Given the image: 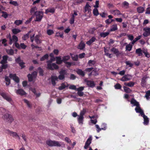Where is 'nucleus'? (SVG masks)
<instances>
[{"mask_svg":"<svg viewBox=\"0 0 150 150\" xmlns=\"http://www.w3.org/2000/svg\"><path fill=\"white\" fill-rule=\"evenodd\" d=\"M7 133L10 134V135L12 136L13 137H16L17 136H18L17 134L15 132L11 131L9 130H7Z\"/></svg>","mask_w":150,"mask_h":150,"instance_id":"nucleus-21","label":"nucleus"},{"mask_svg":"<svg viewBox=\"0 0 150 150\" xmlns=\"http://www.w3.org/2000/svg\"><path fill=\"white\" fill-rule=\"evenodd\" d=\"M61 142L51 140H47L46 142V144L50 146H55L60 147L61 146Z\"/></svg>","mask_w":150,"mask_h":150,"instance_id":"nucleus-1","label":"nucleus"},{"mask_svg":"<svg viewBox=\"0 0 150 150\" xmlns=\"http://www.w3.org/2000/svg\"><path fill=\"white\" fill-rule=\"evenodd\" d=\"M136 53L138 54L139 56H141L142 55V51L141 48H138L136 50Z\"/></svg>","mask_w":150,"mask_h":150,"instance_id":"nucleus-34","label":"nucleus"},{"mask_svg":"<svg viewBox=\"0 0 150 150\" xmlns=\"http://www.w3.org/2000/svg\"><path fill=\"white\" fill-rule=\"evenodd\" d=\"M47 34L49 35H50L54 33L53 31L52 30L49 29L47 30Z\"/></svg>","mask_w":150,"mask_h":150,"instance_id":"nucleus-54","label":"nucleus"},{"mask_svg":"<svg viewBox=\"0 0 150 150\" xmlns=\"http://www.w3.org/2000/svg\"><path fill=\"white\" fill-rule=\"evenodd\" d=\"M117 29V24H114L111 27L110 31H114Z\"/></svg>","mask_w":150,"mask_h":150,"instance_id":"nucleus-36","label":"nucleus"},{"mask_svg":"<svg viewBox=\"0 0 150 150\" xmlns=\"http://www.w3.org/2000/svg\"><path fill=\"white\" fill-rule=\"evenodd\" d=\"M135 110L137 113H140L141 116L144 114V111L141 108L140 105L136 107L135 108Z\"/></svg>","mask_w":150,"mask_h":150,"instance_id":"nucleus-12","label":"nucleus"},{"mask_svg":"<svg viewBox=\"0 0 150 150\" xmlns=\"http://www.w3.org/2000/svg\"><path fill=\"white\" fill-rule=\"evenodd\" d=\"M96 40V39L95 37H93L90 39L89 41L86 42V44L88 45H90L92 43L94 42Z\"/></svg>","mask_w":150,"mask_h":150,"instance_id":"nucleus-20","label":"nucleus"},{"mask_svg":"<svg viewBox=\"0 0 150 150\" xmlns=\"http://www.w3.org/2000/svg\"><path fill=\"white\" fill-rule=\"evenodd\" d=\"M91 6L89 5L88 3H87L84 8V12H86L88 11V13L90 12L91 10V9L89 8Z\"/></svg>","mask_w":150,"mask_h":150,"instance_id":"nucleus-28","label":"nucleus"},{"mask_svg":"<svg viewBox=\"0 0 150 150\" xmlns=\"http://www.w3.org/2000/svg\"><path fill=\"white\" fill-rule=\"evenodd\" d=\"M132 45L130 44H129L126 46V50L129 51L132 50Z\"/></svg>","mask_w":150,"mask_h":150,"instance_id":"nucleus-46","label":"nucleus"},{"mask_svg":"<svg viewBox=\"0 0 150 150\" xmlns=\"http://www.w3.org/2000/svg\"><path fill=\"white\" fill-rule=\"evenodd\" d=\"M64 140L67 143H69V144H71V141L68 137H66L65 138Z\"/></svg>","mask_w":150,"mask_h":150,"instance_id":"nucleus-63","label":"nucleus"},{"mask_svg":"<svg viewBox=\"0 0 150 150\" xmlns=\"http://www.w3.org/2000/svg\"><path fill=\"white\" fill-rule=\"evenodd\" d=\"M69 88L70 89H71L74 90H77V89L76 88V86L75 85H70L69 86Z\"/></svg>","mask_w":150,"mask_h":150,"instance_id":"nucleus-62","label":"nucleus"},{"mask_svg":"<svg viewBox=\"0 0 150 150\" xmlns=\"http://www.w3.org/2000/svg\"><path fill=\"white\" fill-rule=\"evenodd\" d=\"M84 87L81 86L77 88V94L80 97L83 96L84 93L82 91L84 90Z\"/></svg>","mask_w":150,"mask_h":150,"instance_id":"nucleus-8","label":"nucleus"},{"mask_svg":"<svg viewBox=\"0 0 150 150\" xmlns=\"http://www.w3.org/2000/svg\"><path fill=\"white\" fill-rule=\"evenodd\" d=\"M112 13L115 15H120L121 14L120 11L118 10H113L112 12Z\"/></svg>","mask_w":150,"mask_h":150,"instance_id":"nucleus-45","label":"nucleus"},{"mask_svg":"<svg viewBox=\"0 0 150 150\" xmlns=\"http://www.w3.org/2000/svg\"><path fill=\"white\" fill-rule=\"evenodd\" d=\"M115 88L116 89H119L121 88V86L119 83H116L114 86Z\"/></svg>","mask_w":150,"mask_h":150,"instance_id":"nucleus-55","label":"nucleus"},{"mask_svg":"<svg viewBox=\"0 0 150 150\" xmlns=\"http://www.w3.org/2000/svg\"><path fill=\"white\" fill-rule=\"evenodd\" d=\"M16 93L17 95H19L21 96L26 95V94L25 92L23 89H20L16 90Z\"/></svg>","mask_w":150,"mask_h":150,"instance_id":"nucleus-11","label":"nucleus"},{"mask_svg":"<svg viewBox=\"0 0 150 150\" xmlns=\"http://www.w3.org/2000/svg\"><path fill=\"white\" fill-rule=\"evenodd\" d=\"M52 62V61H51V60L47 61V63H48L47 64V68L52 70H53L54 69H58L59 68L58 66L54 63H53L52 64H50V63Z\"/></svg>","mask_w":150,"mask_h":150,"instance_id":"nucleus-2","label":"nucleus"},{"mask_svg":"<svg viewBox=\"0 0 150 150\" xmlns=\"http://www.w3.org/2000/svg\"><path fill=\"white\" fill-rule=\"evenodd\" d=\"M92 140V136H90L85 143V145L84 146V148L85 149H87L88 148L90 144L91 143Z\"/></svg>","mask_w":150,"mask_h":150,"instance_id":"nucleus-6","label":"nucleus"},{"mask_svg":"<svg viewBox=\"0 0 150 150\" xmlns=\"http://www.w3.org/2000/svg\"><path fill=\"white\" fill-rule=\"evenodd\" d=\"M29 81L31 82L33 81L34 77L30 74H28L27 75Z\"/></svg>","mask_w":150,"mask_h":150,"instance_id":"nucleus-49","label":"nucleus"},{"mask_svg":"<svg viewBox=\"0 0 150 150\" xmlns=\"http://www.w3.org/2000/svg\"><path fill=\"white\" fill-rule=\"evenodd\" d=\"M51 81L52 85L54 86L56 84V81H58V77L56 76H51Z\"/></svg>","mask_w":150,"mask_h":150,"instance_id":"nucleus-10","label":"nucleus"},{"mask_svg":"<svg viewBox=\"0 0 150 150\" xmlns=\"http://www.w3.org/2000/svg\"><path fill=\"white\" fill-rule=\"evenodd\" d=\"M59 75L58 76L59 79L60 80H63L64 79L66 76H67L68 73L67 71L65 69H62L59 72Z\"/></svg>","mask_w":150,"mask_h":150,"instance_id":"nucleus-4","label":"nucleus"},{"mask_svg":"<svg viewBox=\"0 0 150 150\" xmlns=\"http://www.w3.org/2000/svg\"><path fill=\"white\" fill-rule=\"evenodd\" d=\"M49 57V56L48 54H46L43 56L40 59V61H44L45 59H48Z\"/></svg>","mask_w":150,"mask_h":150,"instance_id":"nucleus-37","label":"nucleus"},{"mask_svg":"<svg viewBox=\"0 0 150 150\" xmlns=\"http://www.w3.org/2000/svg\"><path fill=\"white\" fill-rule=\"evenodd\" d=\"M5 81L6 82V86L9 85L10 84V79L8 76H5Z\"/></svg>","mask_w":150,"mask_h":150,"instance_id":"nucleus-38","label":"nucleus"},{"mask_svg":"<svg viewBox=\"0 0 150 150\" xmlns=\"http://www.w3.org/2000/svg\"><path fill=\"white\" fill-rule=\"evenodd\" d=\"M70 58V57L69 55L64 56L62 57L63 62L65 63L67 62V61L69 60Z\"/></svg>","mask_w":150,"mask_h":150,"instance_id":"nucleus-42","label":"nucleus"},{"mask_svg":"<svg viewBox=\"0 0 150 150\" xmlns=\"http://www.w3.org/2000/svg\"><path fill=\"white\" fill-rule=\"evenodd\" d=\"M137 11L139 13H143L144 11V8L141 6H139L137 8Z\"/></svg>","mask_w":150,"mask_h":150,"instance_id":"nucleus-29","label":"nucleus"},{"mask_svg":"<svg viewBox=\"0 0 150 150\" xmlns=\"http://www.w3.org/2000/svg\"><path fill=\"white\" fill-rule=\"evenodd\" d=\"M146 77L145 76H144L143 77L142 79L141 84L142 86L144 87L146 86Z\"/></svg>","mask_w":150,"mask_h":150,"instance_id":"nucleus-23","label":"nucleus"},{"mask_svg":"<svg viewBox=\"0 0 150 150\" xmlns=\"http://www.w3.org/2000/svg\"><path fill=\"white\" fill-rule=\"evenodd\" d=\"M78 116L79 117L78 118V121L79 123V124H83L84 117L80 116L79 115Z\"/></svg>","mask_w":150,"mask_h":150,"instance_id":"nucleus-39","label":"nucleus"},{"mask_svg":"<svg viewBox=\"0 0 150 150\" xmlns=\"http://www.w3.org/2000/svg\"><path fill=\"white\" fill-rule=\"evenodd\" d=\"M8 57L7 55H4L2 57V59L0 62L1 64H6L8 62L7 60Z\"/></svg>","mask_w":150,"mask_h":150,"instance_id":"nucleus-13","label":"nucleus"},{"mask_svg":"<svg viewBox=\"0 0 150 150\" xmlns=\"http://www.w3.org/2000/svg\"><path fill=\"white\" fill-rule=\"evenodd\" d=\"M86 112V110L85 109H83L81 111L80 114V115L79 116L83 117V115H84Z\"/></svg>","mask_w":150,"mask_h":150,"instance_id":"nucleus-56","label":"nucleus"},{"mask_svg":"<svg viewBox=\"0 0 150 150\" xmlns=\"http://www.w3.org/2000/svg\"><path fill=\"white\" fill-rule=\"evenodd\" d=\"M123 88L124 91L126 93H130L132 91L129 88L125 86H124L123 87Z\"/></svg>","mask_w":150,"mask_h":150,"instance_id":"nucleus-44","label":"nucleus"},{"mask_svg":"<svg viewBox=\"0 0 150 150\" xmlns=\"http://www.w3.org/2000/svg\"><path fill=\"white\" fill-rule=\"evenodd\" d=\"M150 96V90H148L146 92V94L145 97L148 99L149 98V97Z\"/></svg>","mask_w":150,"mask_h":150,"instance_id":"nucleus-53","label":"nucleus"},{"mask_svg":"<svg viewBox=\"0 0 150 150\" xmlns=\"http://www.w3.org/2000/svg\"><path fill=\"white\" fill-rule=\"evenodd\" d=\"M110 51L113 52L114 54H116V56H118L121 53L119 52V50L115 48V47H113L110 49Z\"/></svg>","mask_w":150,"mask_h":150,"instance_id":"nucleus-15","label":"nucleus"},{"mask_svg":"<svg viewBox=\"0 0 150 150\" xmlns=\"http://www.w3.org/2000/svg\"><path fill=\"white\" fill-rule=\"evenodd\" d=\"M130 76L129 74L125 75L120 80L123 81H129L131 79L129 78Z\"/></svg>","mask_w":150,"mask_h":150,"instance_id":"nucleus-16","label":"nucleus"},{"mask_svg":"<svg viewBox=\"0 0 150 150\" xmlns=\"http://www.w3.org/2000/svg\"><path fill=\"white\" fill-rule=\"evenodd\" d=\"M7 52L8 54L10 55H13L14 52L13 50L12 49L8 50Z\"/></svg>","mask_w":150,"mask_h":150,"instance_id":"nucleus-57","label":"nucleus"},{"mask_svg":"<svg viewBox=\"0 0 150 150\" xmlns=\"http://www.w3.org/2000/svg\"><path fill=\"white\" fill-rule=\"evenodd\" d=\"M40 35H36L34 37V40L37 44H40L41 43V41L40 40Z\"/></svg>","mask_w":150,"mask_h":150,"instance_id":"nucleus-19","label":"nucleus"},{"mask_svg":"<svg viewBox=\"0 0 150 150\" xmlns=\"http://www.w3.org/2000/svg\"><path fill=\"white\" fill-rule=\"evenodd\" d=\"M141 116L144 119V125H147L148 124L149 121V118L144 114Z\"/></svg>","mask_w":150,"mask_h":150,"instance_id":"nucleus-17","label":"nucleus"},{"mask_svg":"<svg viewBox=\"0 0 150 150\" xmlns=\"http://www.w3.org/2000/svg\"><path fill=\"white\" fill-rule=\"evenodd\" d=\"M9 3L10 4L13 5L15 6H16L18 5V4L16 1H11L9 2Z\"/></svg>","mask_w":150,"mask_h":150,"instance_id":"nucleus-58","label":"nucleus"},{"mask_svg":"<svg viewBox=\"0 0 150 150\" xmlns=\"http://www.w3.org/2000/svg\"><path fill=\"white\" fill-rule=\"evenodd\" d=\"M125 85L129 87H132L134 85V83L132 81H130L129 83H124Z\"/></svg>","mask_w":150,"mask_h":150,"instance_id":"nucleus-41","label":"nucleus"},{"mask_svg":"<svg viewBox=\"0 0 150 150\" xmlns=\"http://www.w3.org/2000/svg\"><path fill=\"white\" fill-rule=\"evenodd\" d=\"M56 58L57 64H60L63 62L62 59H61V58L60 57H56Z\"/></svg>","mask_w":150,"mask_h":150,"instance_id":"nucleus-32","label":"nucleus"},{"mask_svg":"<svg viewBox=\"0 0 150 150\" xmlns=\"http://www.w3.org/2000/svg\"><path fill=\"white\" fill-rule=\"evenodd\" d=\"M2 13L1 15L2 17L5 18H6L8 17V15L6 12L3 11L2 12Z\"/></svg>","mask_w":150,"mask_h":150,"instance_id":"nucleus-50","label":"nucleus"},{"mask_svg":"<svg viewBox=\"0 0 150 150\" xmlns=\"http://www.w3.org/2000/svg\"><path fill=\"white\" fill-rule=\"evenodd\" d=\"M109 34V32H102L100 33V36L101 37L105 38Z\"/></svg>","mask_w":150,"mask_h":150,"instance_id":"nucleus-40","label":"nucleus"},{"mask_svg":"<svg viewBox=\"0 0 150 150\" xmlns=\"http://www.w3.org/2000/svg\"><path fill=\"white\" fill-rule=\"evenodd\" d=\"M22 23V21L21 20H16L14 22V23L17 25H19L21 24Z\"/></svg>","mask_w":150,"mask_h":150,"instance_id":"nucleus-52","label":"nucleus"},{"mask_svg":"<svg viewBox=\"0 0 150 150\" xmlns=\"http://www.w3.org/2000/svg\"><path fill=\"white\" fill-rule=\"evenodd\" d=\"M9 77L11 78H12L13 80L17 83H18L20 81L19 78L16 76V74H10L9 75Z\"/></svg>","mask_w":150,"mask_h":150,"instance_id":"nucleus-9","label":"nucleus"},{"mask_svg":"<svg viewBox=\"0 0 150 150\" xmlns=\"http://www.w3.org/2000/svg\"><path fill=\"white\" fill-rule=\"evenodd\" d=\"M4 118L10 123H11L14 120L12 116L8 113H6L4 115Z\"/></svg>","mask_w":150,"mask_h":150,"instance_id":"nucleus-7","label":"nucleus"},{"mask_svg":"<svg viewBox=\"0 0 150 150\" xmlns=\"http://www.w3.org/2000/svg\"><path fill=\"white\" fill-rule=\"evenodd\" d=\"M44 12L42 11H36L35 13V15L36 16L35 21L39 22L42 20Z\"/></svg>","mask_w":150,"mask_h":150,"instance_id":"nucleus-3","label":"nucleus"},{"mask_svg":"<svg viewBox=\"0 0 150 150\" xmlns=\"http://www.w3.org/2000/svg\"><path fill=\"white\" fill-rule=\"evenodd\" d=\"M125 63L127 65H128L129 67H132L133 65V64L132 63L129 61H127Z\"/></svg>","mask_w":150,"mask_h":150,"instance_id":"nucleus-59","label":"nucleus"},{"mask_svg":"<svg viewBox=\"0 0 150 150\" xmlns=\"http://www.w3.org/2000/svg\"><path fill=\"white\" fill-rule=\"evenodd\" d=\"M96 62L94 60H90L88 63V65L89 67H92V65H94Z\"/></svg>","mask_w":150,"mask_h":150,"instance_id":"nucleus-35","label":"nucleus"},{"mask_svg":"<svg viewBox=\"0 0 150 150\" xmlns=\"http://www.w3.org/2000/svg\"><path fill=\"white\" fill-rule=\"evenodd\" d=\"M85 47V44L82 42H81L79 45L78 48L80 50H83Z\"/></svg>","mask_w":150,"mask_h":150,"instance_id":"nucleus-31","label":"nucleus"},{"mask_svg":"<svg viewBox=\"0 0 150 150\" xmlns=\"http://www.w3.org/2000/svg\"><path fill=\"white\" fill-rule=\"evenodd\" d=\"M93 68L91 67V68H87L85 69V71H86L88 72H90L91 71H92L93 70Z\"/></svg>","mask_w":150,"mask_h":150,"instance_id":"nucleus-64","label":"nucleus"},{"mask_svg":"<svg viewBox=\"0 0 150 150\" xmlns=\"http://www.w3.org/2000/svg\"><path fill=\"white\" fill-rule=\"evenodd\" d=\"M2 65H1V67L3 69H6L8 67V64H1Z\"/></svg>","mask_w":150,"mask_h":150,"instance_id":"nucleus-60","label":"nucleus"},{"mask_svg":"<svg viewBox=\"0 0 150 150\" xmlns=\"http://www.w3.org/2000/svg\"><path fill=\"white\" fill-rule=\"evenodd\" d=\"M76 72L78 74L83 77L85 75L84 72L80 69H78L76 71Z\"/></svg>","mask_w":150,"mask_h":150,"instance_id":"nucleus-26","label":"nucleus"},{"mask_svg":"<svg viewBox=\"0 0 150 150\" xmlns=\"http://www.w3.org/2000/svg\"><path fill=\"white\" fill-rule=\"evenodd\" d=\"M37 8L36 7H33L31 8L30 10V13L31 15H32L33 14L34 15H35V13L36 12V11H37Z\"/></svg>","mask_w":150,"mask_h":150,"instance_id":"nucleus-27","label":"nucleus"},{"mask_svg":"<svg viewBox=\"0 0 150 150\" xmlns=\"http://www.w3.org/2000/svg\"><path fill=\"white\" fill-rule=\"evenodd\" d=\"M101 130H105L107 129V124L105 123H103L101 126Z\"/></svg>","mask_w":150,"mask_h":150,"instance_id":"nucleus-51","label":"nucleus"},{"mask_svg":"<svg viewBox=\"0 0 150 150\" xmlns=\"http://www.w3.org/2000/svg\"><path fill=\"white\" fill-rule=\"evenodd\" d=\"M130 103L131 104H133L134 106H136V107L139 105V103L137 102L134 98H132L130 101Z\"/></svg>","mask_w":150,"mask_h":150,"instance_id":"nucleus-18","label":"nucleus"},{"mask_svg":"<svg viewBox=\"0 0 150 150\" xmlns=\"http://www.w3.org/2000/svg\"><path fill=\"white\" fill-rule=\"evenodd\" d=\"M88 86L91 88H93L95 86V84L93 81L88 80H85Z\"/></svg>","mask_w":150,"mask_h":150,"instance_id":"nucleus-14","label":"nucleus"},{"mask_svg":"<svg viewBox=\"0 0 150 150\" xmlns=\"http://www.w3.org/2000/svg\"><path fill=\"white\" fill-rule=\"evenodd\" d=\"M12 31L14 34H16L20 33L21 31V30L17 28H14L12 30Z\"/></svg>","mask_w":150,"mask_h":150,"instance_id":"nucleus-47","label":"nucleus"},{"mask_svg":"<svg viewBox=\"0 0 150 150\" xmlns=\"http://www.w3.org/2000/svg\"><path fill=\"white\" fill-rule=\"evenodd\" d=\"M93 15L96 16H98L99 14L97 8H94L93 9Z\"/></svg>","mask_w":150,"mask_h":150,"instance_id":"nucleus-48","label":"nucleus"},{"mask_svg":"<svg viewBox=\"0 0 150 150\" xmlns=\"http://www.w3.org/2000/svg\"><path fill=\"white\" fill-rule=\"evenodd\" d=\"M68 87V85L66 86L65 85V83H63L61 84V86L59 87L58 89L60 90H62L65 89L66 87Z\"/></svg>","mask_w":150,"mask_h":150,"instance_id":"nucleus-33","label":"nucleus"},{"mask_svg":"<svg viewBox=\"0 0 150 150\" xmlns=\"http://www.w3.org/2000/svg\"><path fill=\"white\" fill-rule=\"evenodd\" d=\"M32 31L31 30H30L27 34L24 35L22 37V39L24 40H25L28 39L29 38V36L30 33L32 32Z\"/></svg>","mask_w":150,"mask_h":150,"instance_id":"nucleus-22","label":"nucleus"},{"mask_svg":"<svg viewBox=\"0 0 150 150\" xmlns=\"http://www.w3.org/2000/svg\"><path fill=\"white\" fill-rule=\"evenodd\" d=\"M0 95L3 98L9 102H11L12 99L5 92H0Z\"/></svg>","mask_w":150,"mask_h":150,"instance_id":"nucleus-5","label":"nucleus"},{"mask_svg":"<svg viewBox=\"0 0 150 150\" xmlns=\"http://www.w3.org/2000/svg\"><path fill=\"white\" fill-rule=\"evenodd\" d=\"M38 72L36 71H34L33 72L31 75L33 76L34 78H36L37 76Z\"/></svg>","mask_w":150,"mask_h":150,"instance_id":"nucleus-61","label":"nucleus"},{"mask_svg":"<svg viewBox=\"0 0 150 150\" xmlns=\"http://www.w3.org/2000/svg\"><path fill=\"white\" fill-rule=\"evenodd\" d=\"M55 9L54 8H48L46 10L45 13L46 14H47L49 12L53 13L55 12Z\"/></svg>","mask_w":150,"mask_h":150,"instance_id":"nucleus-25","label":"nucleus"},{"mask_svg":"<svg viewBox=\"0 0 150 150\" xmlns=\"http://www.w3.org/2000/svg\"><path fill=\"white\" fill-rule=\"evenodd\" d=\"M38 70L39 71V75L41 76H43L44 75V71L43 69L40 67H38Z\"/></svg>","mask_w":150,"mask_h":150,"instance_id":"nucleus-43","label":"nucleus"},{"mask_svg":"<svg viewBox=\"0 0 150 150\" xmlns=\"http://www.w3.org/2000/svg\"><path fill=\"white\" fill-rule=\"evenodd\" d=\"M70 55L73 61H77L78 59V56L77 54H74L71 53H70Z\"/></svg>","mask_w":150,"mask_h":150,"instance_id":"nucleus-24","label":"nucleus"},{"mask_svg":"<svg viewBox=\"0 0 150 150\" xmlns=\"http://www.w3.org/2000/svg\"><path fill=\"white\" fill-rule=\"evenodd\" d=\"M23 100L24 102L27 104L28 107V108H31L32 107V104L30 102L25 99H24Z\"/></svg>","mask_w":150,"mask_h":150,"instance_id":"nucleus-30","label":"nucleus"}]
</instances>
